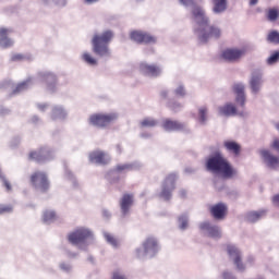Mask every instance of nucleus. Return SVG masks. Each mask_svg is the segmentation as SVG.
Segmentation results:
<instances>
[{
	"mask_svg": "<svg viewBox=\"0 0 279 279\" xmlns=\"http://www.w3.org/2000/svg\"><path fill=\"white\" fill-rule=\"evenodd\" d=\"M179 2L181 5H184V8L192 9V19L197 25V27L194 29V34L198 38L199 43H208L210 38H221V28L216 25H208L210 23V19L206 16V10L199 5H196L195 0H179Z\"/></svg>",
	"mask_w": 279,
	"mask_h": 279,
	"instance_id": "f257e3e1",
	"label": "nucleus"
},
{
	"mask_svg": "<svg viewBox=\"0 0 279 279\" xmlns=\"http://www.w3.org/2000/svg\"><path fill=\"white\" fill-rule=\"evenodd\" d=\"M37 82L44 84L48 93H56V90H58V78L56 77V74L51 72H39L35 78H28L20 83L13 90V94L16 95L17 93H23L24 90H27V88H32Z\"/></svg>",
	"mask_w": 279,
	"mask_h": 279,
	"instance_id": "f03ea898",
	"label": "nucleus"
},
{
	"mask_svg": "<svg viewBox=\"0 0 279 279\" xmlns=\"http://www.w3.org/2000/svg\"><path fill=\"white\" fill-rule=\"evenodd\" d=\"M205 167L211 173H221L222 175H236V169L230 165L221 151L217 150L206 159Z\"/></svg>",
	"mask_w": 279,
	"mask_h": 279,
	"instance_id": "7ed1b4c3",
	"label": "nucleus"
},
{
	"mask_svg": "<svg viewBox=\"0 0 279 279\" xmlns=\"http://www.w3.org/2000/svg\"><path fill=\"white\" fill-rule=\"evenodd\" d=\"M112 36H114V34H112L111 31H105L102 34H94L92 38V47L96 56H100L101 58H108V56H110V48L108 45H110Z\"/></svg>",
	"mask_w": 279,
	"mask_h": 279,
	"instance_id": "20e7f679",
	"label": "nucleus"
},
{
	"mask_svg": "<svg viewBox=\"0 0 279 279\" xmlns=\"http://www.w3.org/2000/svg\"><path fill=\"white\" fill-rule=\"evenodd\" d=\"M118 117L117 113H95L89 117V123L95 128H108Z\"/></svg>",
	"mask_w": 279,
	"mask_h": 279,
	"instance_id": "39448f33",
	"label": "nucleus"
},
{
	"mask_svg": "<svg viewBox=\"0 0 279 279\" xmlns=\"http://www.w3.org/2000/svg\"><path fill=\"white\" fill-rule=\"evenodd\" d=\"M28 158L35 162H48V160H53V158H56V154L49 147H41L31 151Z\"/></svg>",
	"mask_w": 279,
	"mask_h": 279,
	"instance_id": "423d86ee",
	"label": "nucleus"
},
{
	"mask_svg": "<svg viewBox=\"0 0 279 279\" xmlns=\"http://www.w3.org/2000/svg\"><path fill=\"white\" fill-rule=\"evenodd\" d=\"M247 53V49L244 47L242 48H227L222 50L221 58L222 60H226V62H238V60H241L243 56Z\"/></svg>",
	"mask_w": 279,
	"mask_h": 279,
	"instance_id": "0eeeda50",
	"label": "nucleus"
},
{
	"mask_svg": "<svg viewBox=\"0 0 279 279\" xmlns=\"http://www.w3.org/2000/svg\"><path fill=\"white\" fill-rule=\"evenodd\" d=\"M88 160L92 165H100L104 167L106 165H110L112 157L104 150H94L89 153Z\"/></svg>",
	"mask_w": 279,
	"mask_h": 279,
	"instance_id": "6e6552de",
	"label": "nucleus"
},
{
	"mask_svg": "<svg viewBox=\"0 0 279 279\" xmlns=\"http://www.w3.org/2000/svg\"><path fill=\"white\" fill-rule=\"evenodd\" d=\"M140 72L146 77H160L162 75V68L156 64L142 62L140 64Z\"/></svg>",
	"mask_w": 279,
	"mask_h": 279,
	"instance_id": "1a4fd4ad",
	"label": "nucleus"
},
{
	"mask_svg": "<svg viewBox=\"0 0 279 279\" xmlns=\"http://www.w3.org/2000/svg\"><path fill=\"white\" fill-rule=\"evenodd\" d=\"M92 236V233L87 229H77L75 232L69 234V242L72 245H80Z\"/></svg>",
	"mask_w": 279,
	"mask_h": 279,
	"instance_id": "9d476101",
	"label": "nucleus"
},
{
	"mask_svg": "<svg viewBox=\"0 0 279 279\" xmlns=\"http://www.w3.org/2000/svg\"><path fill=\"white\" fill-rule=\"evenodd\" d=\"M227 252H228L229 257L233 260L238 270L244 271L245 265L242 262V254L240 253L239 248L235 245L229 244L227 246Z\"/></svg>",
	"mask_w": 279,
	"mask_h": 279,
	"instance_id": "9b49d317",
	"label": "nucleus"
},
{
	"mask_svg": "<svg viewBox=\"0 0 279 279\" xmlns=\"http://www.w3.org/2000/svg\"><path fill=\"white\" fill-rule=\"evenodd\" d=\"M264 82L265 81L263 80V73L260 72L252 73L251 78L248 81V86L251 88L252 95H258V93H260V90L263 89Z\"/></svg>",
	"mask_w": 279,
	"mask_h": 279,
	"instance_id": "f8f14e48",
	"label": "nucleus"
},
{
	"mask_svg": "<svg viewBox=\"0 0 279 279\" xmlns=\"http://www.w3.org/2000/svg\"><path fill=\"white\" fill-rule=\"evenodd\" d=\"M259 156L262 157L263 161L269 169H279V157L271 154L269 149H262L259 150Z\"/></svg>",
	"mask_w": 279,
	"mask_h": 279,
	"instance_id": "ddd939ff",
	"label": "nucleus"
},
{
	"mask_svg": "<svg viewBox=\"0 0 279 279\" xmlns=\"http://www.w3.org/2000/svg\"><path fill=\"white\" fill-rule=\"evenodd\" d=\"M233 93L235 95V102L236 106H240V108H245V84L243 83H235L233 85Z\"/></svg>",
	"mask_w": 279,
	"mask_h": 279,
	"instance_id": "4468645a",
	"label": "nucleus"
},
{
	"mask_svg": "<svg viewBox=\"0 0 279 279\" xmlns=\"http://www.w3.org/2000/svg\"><path fill=\"white\" fill-rule=\"evenodd\" d=\"M162 128L166 132H186V124L175 120H163Z\"/></svg>",
	"mask_w": 279,
	"mask_h": 279,
	"instance_id": "2eb2a0df",
	"label": "nucleus"
},
{
	"mask_svg": "<svg viewBox=\"0 0 279 279\" xmlns=\"http://www.w3.org/2000/svg\"><path fill=\"white\" fill-rule=\"evenodd\" d=\"M12 28H0V49H10L14 46V39L10 38Z\"/></svg>",
	"mask_w": 279,
	"mask_h": 279,
	"instance_id": "dca6fc26",
	"label": "nucleus"
},
{
	"mask_svg": "<svg viewBox=\"0 0 279 279\" xmlns=\"http://www.w3.org/2000/svg\"><path fill=\"white\" fill-rule=\"evenodd\" d=\"M131 40H134V43H146L151 45L156 43V37L141 31H133L131 33Z\"/></svg>",
	"mask_w": 279,
	"mask_h": 279,
	"instance_id": "f3484780",
	"label": "nucleus"
},
{
	"mask_svg": "<svg viewBox=\"0 0 279 279\" xmlns=\"http://www.w3.org/2000/svg\"><path fill=\"white\" fill-rule=\"evenodd\" d=\"M141 167H143V163H141V161L118 163L114 167V173H130V171H137V169H141Z\"/></svg>",
	"mask_w": 279,
	"mask_h": 279,
	"instance_id": "a211bd4d",
	"label": "nucleus"
},
{
	"mask_svg": "<svg viewBox=\"0 0 279 279\" xmlns=\"http://www.w3.org/2000/svg\"><path fill=\"white\" fill-rule=\"evenodd\" d=\"M132 205H134V195L128 193L123 194L120 199V209L123 217L130 214Z\"/></svg>",
	"mask_w": 279,
	"mask_h": 279,
	"instance_id": "6ab92c4d",
	"label": "nucleus"
},
{
	"mask_svg": "<svg viewBox=\"0 0 279 279\" xmlns=\"http://www.w3.org/2000/svg\"><path fill=\"white\" fill-rule=\"evenodd\" d=\"M210 214L214 219L222 220L228 215V207L226 204L219 203L210 207Z\"/></svg>",
	"mask_w": 279,
	"mask_h": 279,
	"instance_id": "aec40b11",
	"label": "nucleus"
},
{
	"mask_svg": "<svg viewBox=\"0 0 279 279\" xmlns=\"http://www.w3.org/2000/svg\"><path fill=\"white\" fill-rule=\"evenodd\" d=\"M68 114L69 113L66 112V109H64V107L54 106L52 108L50 117H51L52 121H64V119H66Z\"/></svg>",
	"mask_w": 279,
	"mask_h": 279,
	"instance_id": "412c9836",
	"label": "nucleus"
},
{
	"mask_svg": "<svg viewBox=\"0 0 279 279\" xmlns=\"http://www.w3.org/2000/svg\"><path fill=\"white\" fill-rule=\"evenodd\" d=\"M211 5L214 14H223L228 10V0H211Z\"/></svg>",
	"mask_w": 279,
	"mask_h": 279,
	"instance_id": "4be33fe9",
	"label": "nucleus"
},
{
	"mask_svg": "<svg viewBox=\"0 0 279 279\" xmlns=\"http://www.w3.org/2000/svg\"><path fill=\"white\" fill-rule=\"evenodd\" d=\"M218 112L221 117H234L236 114V106L232 102H227L219 107Z\"/></svg>",
	"mask_w": 279,
	"mask_h": 279,
	"instance_id": "5701e85b",
	"label": "nucleus"
},
{
	"mask_svg": "<svg viewBox=\"0 0 279 279\" xmlns=\"http://www.w3.org/2000/svg\"><path fill=\"white\" fill-rule=\"evenodd\" d=\"M33 185L37 186L41 191L46 192L49 189V181L46 177L33 175L31 178Z\"/></svg>",
	"mask_w": 279,
	"mask_h": 279,
	"instance_id": "b1692460",
	"label": "nucleus"
},
{
	"mask_svg": "<svg viewBox=\"0 0 279 279\" xmlns=\"http://www.w3.org/2000/svg\"><path fill=\"white\" fill-rule=\"evenodd\" d=\"M145 254L153 253L156 254L158 251V242L155 238H147L143 243Z\"/></svg>",
	"mask_w": 279,
	"mask_h": 279,
	"instance_id": "393cba45",
	"label": "nucleus"
},
{
	"mask_svg": "<svg viewBox=\"0 0 279 279\" xmlns=\"http://www.w3.org/2000/svg\"><path fill=\"white\" fill-rule=\"evenodd\" d=\"M175 190V184L173 181H166L165 185L162 186V191L160 193V197L169 201L171 198V192Z\"/></svg>",
	"mask_w": 279,
	"mask_h": 279,
	"instance_id": "a878e982",
	"label": "nucleus"
},
{
	"mask_svg": "<svg viewBox=\"0 0 279 279\" xmlns=\"http://www.w3.org/2000/svg\"><path fill=\"white\" fill-rule=\"evenodd\" d=\"M223 145L230 154H234V156H239L241 154V145H239V143L234 141H226Z\"/></svg>",
	"mask_w": 279,
	"mask_h": 279,
	"instance_id": "bb28decb",
	"label": "nucleus"
},
{
	"mask_svg": "<svg viewBox=\"0 0 279 279\" xmlns=\"http://www.w3.org/2000/svg\"><path fill=\"white\" fill-rule=\"evenodd\" d=\"M201 229L209 232V236H211V238H220L219 227H211L210 223L205 222V223L201 225Z\"/></svg>",
	"mask_w": 279,
	"mask_h": 279,
	"instance_id": "cd10ccee",
	"label": "nucleus"
},
{
	"mask_svg": "<svg viewBox=\"0 0 279 279\" xmlns=\"http://www.w3.org/2000/svg\"><path fill=\"white\" fill-rule=\"evenodd\" d=\"M81 59L83 60V62H85V64H88V66H97L98 64L97 59L93 57V54H90V52L88 51H84L81 54Z\"/></svg>",
	"mask_w": 279,
	"mask_h": 279,
	"instance_id": "c85d7f7f",
	"label": "nucleus"
},
{
	"mask_svg": "<svg viewBox=\"0 0 279 279\" xmlns=\"http://www.w3.org/2000/svg\"><path fill=\"white\" fill-rule=\"evenodd\" d=\"M266 210L265 209H262V210H258V211H251L250 214H247V221L248 222H256L258 221L262 217H265L266 216Z\"/></svg>",
	"mask_w": 279,
	"mask_h": 279,
	"instance_id": "c756f323",
	"label": "nucleus"
},
{
	"mask_svg": "<svg viewBox=\"0 0 279 279\" xmlns=\"http://www.w3.org/2000/svg\"><path fill=\"white\" fill-rule=\"evenodd\" d=\"M206 121H208V107L202 106L198 108V122L201 125H206Z\"/></svg>",
	"mask_w": 279,
	"mask_h": 279,
	"instance_id": "7c9ffc66",
	"label": "nucleus"
},
{
	"mask_svg": "<svg viewBox=\"0 0 279 279\" xmlns=\"http://www.w3.org/2000/svg\"><path fill=\"white\" fill-rule=\"evenodd\" d=\"M43 5H48L49 8H53L57 5L58 8H64L66 5V0H40Z\"/></svg>",
	"mask_w": 279,
	"mask_h": 279,
	"instance_id": "2f4dec72",
	"label": "nucleus"
},
{
	"mask_svg": "<svg viewBox=\"0 0 279 279\" xmlns=\"http://www.w3.org/2000/svg\"><path fill=\"white\" fill-rule=\"evenodd\" d=\"M267 43L271 45H279V32L278 31H270L266 37Z\"/></svg>",
	"mask_w": 279,
	"mask_h": 279,
	"instance_id": "473e14b6",
	"label": "nucleus"
},
{
	"mask_svg": "<svg viewBox=\"0 0 279 279\" xmlns=\"http://www.w3.org/2000/svg\"><path fill=\"white\" fill-rule=\"evenodd\" d=\"M158 125V120L154 118H145L141 121V128H156Z\"/></svg>",
	"mask_w": 279,
	"mask_h": 279,
	"instance_id": "72a5a7b5",
	"label": "nucleus"
},
{
	"mask_svg": "<svg viewBox=\"0 0 279 279\" xmlns=\"http://www.w3.org/2000/svg\"><path fill=\"white\" fill-rule=\"evenodd\" d=\"M279 62V51H274L266 60V64L268 66H274V64H278Z\"/></svg>",
	"mask_w": 279,
	"mask_h": 279,
	"instance_id": "f704fd0d",
	"label": "nucleus"
},
{
	"mask_svg": "<svg viewBox=\"0 0 279 279\" xmlns=\"http://www.w3.org/2000/svg\"><path fill=\"white\" fill-rule=\"evenodd\" d=\"M267 19L271 23H274L276 20H278L279 19V9L278 8L269 9L268 14H267Z\"/></svg>",
	"mask_w": 279,
	"mask_h": 279,
	"instance_id": "c9c22d12",
	"label": "nucleus"
},
{
	"mask_svg": "<svg viewBox=\"0 0 279 279\" xmlns=\"http://www.w3.org/2000/svg\"><path fill=\"white\" fill-rule=\"evenodd\" d=\"M53 219H56V213L50 211V210H46V211L44 213V216H43L44 222H50V221H52Z\"/></svg>",
	"mask_w": 279,
	"mask_h": 279,
	"instance_id": "e433bc0d",
	"label": "nucleus"
},
{
	"mask_svg": "<svg viewBox=\"0 0 279 279\" xmlns=\"http://www.w3.org/2000/svg\"><path fill=\"white\" fill-rule=\"evenodd\" d=\"M175 97H185L186 96V89L184 88V85L180 84L174 89Z\"/></svg>",
	"mask_w": 279,
	"mask_h": 279,
	"instance_id": "4c0bfd02",
	"label": "nucleus"
},
{
	"mask_svg": "<svg viewBox=\"0 0 279 279\" xmlns=\"http://www.w3.org/2000/svg\"><path fill=\"white\" fill-rule=\"evenodd\" d=\"M105 239H106V241H108V243H109L110 245H113V247H118V246H119L118 240H117L116 238H113L112 234H110V233H105Z\"/></svg>",
	"mask_w": 279,
	"mask_h": 279,
	"instance_id": "58836bf2",
	"label": "nucleus"
},
{
	"mask_svg": "<svg viewBox=\"0 0 279 279\" xmlns=\"http://www.w3.org/2000/svg\"><path fill=\"white\" fill-rule=\"evenodd\" d=\"M168 108H170V110H173L174 112H178V110L182 108V104L168 101Z\"/></svg>",
	"mask_w": 279,
	"mask_h": 279,
	"instance_id": "ea45409f",
	"label": "nucleus"
},
{
	"mask_svg": "<svg viewBox=\"0 0 279 279\" xmlns=\"http://www.w3.org/2000/svg\"><path fill=\"white\" fill-rule=\"evenodd\" d=\"M13 211L12 205H0V215L9 214Z\"/></svg>",
	"mask_w": 279,
	"mask_h": 279,
	"instance_id": "a19ab883",
	"label": "nucleus"
},
{
	"mask_svg": "<svg viewBox=\"0 0 279 279\" xmlns=\"http://www.w3.org/2000/svg\"><path fill=\"white\" fill-rule=\"evenodd\" d=\"M111 279H128V278L120 270H114L113 274H111Z\"/></svg>",
	"mask_w": 279,
	"mask_h": 279,
	"instance_id": "79ce46f5",
	"label": "nucleus"
},
{
	"mask_svg": "<svg viewBox=\"0 0 279 279\" xmlns=\"http://www.w3.org/2000/svg\"><path fill=\"white\" fill-rule=\"evenodd\" d=\"M270 147L275 149V151H278L279 154V138H275L272 143L270 144Z\"/></svg>",
	"mask_w": 279,
	"mask_h": 279,
	"instance_id": "37998d69",
	"label": "nucleus"
},
{
	"mask_svg": "<svg viewBox=\"0 0 279 279\" xmlns=\"http://www.w3.org/2000/svg\"><path fill=\"white\" fill-rule=\"evenodd\" d=\"M179 222H181L180 227H181L182 230H185L187 228L189 222H187L186 218H183V217L180 218Z\"/></svg>",
	"mask_w": 279,
	"mask_h": 279,
	"instance_id": "c03bdc74",
	"label": "nucleus"
},
{
	"mask_svg": "<svg viewBox=\"0 0 279 279\" xmlns=\"http://www.w3.org/2000/svg\"><path fill=\"white\" fill-rule=\"evenodd\" d=\"M170 93L168 89H162L160 93L161 99H169Z\"/></svg>",
	"mask_w": 279,
	"mask_h": 279,
	"instance_id": "a18cd8bd",
	"label": "nucleus"
},
{
	"mask_svg": "<svg viewBox=\"0 0 279 279\" xmlns=\"http://www.w3.org/2000/svg\"><path fill=\"white\" fill-rule=\"evenodd\" d=\"M25 59H26V57L23 56V54H21V53L14 54V56L12 57V60H14V61L25 60Z\"/></svg>",
	"mask_w": 279,
	"mask_h": 279,
	"instance_id": "49530a36",
	"label": "nucleus"
},
{
	"mask_svg": "<svg viewBox=\"0 0 279 279\" xmlns=\"http://www.w3.org/2000/svg\"><path fill=\"white\" fill-rule=\"evenodd\" d=\"M272 204L275 207L279 208V194H276L275 196H272Z\"/></svg>",
	"mask_w": 279,
	"mask_h": 279,
	"instance_id": "de8ad7c7",
	"label": "nucleus"
},
{
	"mask_svg": "<svg viewBox=\"0 0 279 279\" xmlns=\"http://www.w3.org/2000/svg\"><path fill=\"white\" fill-rule=\"evenodd\" d=\"M3 186L7 189V191H12V185L9 181L3 180Z\"/></svg>",
	"mask_w": 279,
	"mask_h": 279,
	"instance_id": "09e8293b",
	"label": "nucleus"
},
{
	"mask_svg": "<svg viewBox=\"0 0 279 279\" xmlns=\"http://www.w3.org/2000/svg\"><path fill=\"white\" fill-rule=\"evenodd\" d=\"M38 110H40V112H45L46 108H49V105L47 104H43V105H37Z\"/></svg>",
	"mask_w": 279,
	"mask_h": 279,
	"instance_id": "8fccbe9b",
	"label": "nucleus"
},
{
	"mask_svg": "<svg viewBox=\"0 0 279 279\" xmlns=\"http://www.w3.org/2000/svg\"><path fill=\"white\" fill-rule=\"evenodd\" d=\"M222 277H223V279H236L231 274H229L227 271L222 274Z\"/></svg>",
	"mask_w": 279,
	"mask_h": 279,
	"instance_id": "3c124183",
	"label": "nucleus"
},
{
	"mask_svg": "<svg viewBox=\"0 0 279 279\" xmlns=\"http://www.w3.org/2000/svg\"><path fill=\"white\" fill-rule=\"evenodd\" d=\"M87 5H93V3H97L99 0H84Z\"/></svg>",
	"mask_w": 279,
	"mask_h": 279,
	"instance_id": "603ef678",
	"label": "nucleus"
},
{
	"mask_svg": "<svg viewBox=\"0 0 279 279\" xmlns=\"http://www.w3.org/2000/svg\"><path fill=\"white\" fill-rule=\"evenodd\" d=\"M141 136H142V138H150L151 137L150 133H145V132L142 133Z\"/></svg>",
	"mask_w": 279,
	"mask_h": 279,
	"instance_id": "864d4df0",
	"label": "nucleus"
},
{
	"mask_svg": "<svg viewBox=\"0 0 279 279\" xmlns=\"http://www.w3.org/2000/svg\"><path fill=\"white\" fill-rule=\"evenodd\" d=\"M258 3V0H250V5H256Z\"/></svg>",
	"mask_w": 279,
	"mask_h": 279,
	"instance_id": "5fc2aeb1",
	"label": "nucleus"
},
{
	"mask_svg": "<svg viewBox=\"0 0 279 279\" xmlns=\"http://www.w3.org/2000/svg\"><path fill=\"white\" fill-rule=\"evenodd\" d=\"M32 121H33V123H38V117L34 116Z\"/></svg>",
	"mask_w": 279,
	"mask_h": 279,
	"instance_id": "6e6d98bb",
	"label": "nucleus"
},
{
	"mask_svg": "<svg viewBox=\"0 0 279 279\" xmlns=\"http://www.w3.org/2000/svg\"><path fill=\"white\" fill-rule=\"evenodd\" d=\"M118 153L121 154V146H117Z\"/></svg>",
	"mask_w": 279,
	"mask_h": 279,
	"instance_id": "4d7b16f0",
	"label": "nucleus"
},
{
	"mask_svg": "<svg viewBox=\"0 0 279 279\" xmlns=\"http://www.w3.org/2000/svg\"><path fill=\"white\" fill-rule=\"evenodd\" d=\"M228 178H231V177H228V175L222 177V179H228Z\"/></svg>",
	"mask_w": 279,
	"mask_h": 279,
	"instance_id": "13d9d810",
	"label": "nucleus"
},
{
	"mask_svg": "<svg viewBox=\"0 0 279 279\" xmlns=\"http://www.w3.org/2000/svg\"><path fill=\"white\" fill-rule=\"evenodd\" d=\"M2 171H1V168H0V175H1Z\"/></svg>",
	"mask_w": 279,
	"mask_h": 279,
	"instance_id": "bf43d9fd",
	"label": "nucleus"
},
{
	"mask_svg": "<svg viewBox=\"0 0 279 279\" xmlns=\"http://www.w3.org/2000/svg\"><path fill=\"white\" fill-rule=\"evenodd\" d=\"M61 268H64V265H61Z\"/></svg>",
	"mask_w": 279,
	"mask_h": 279,
	"instance_id": "052dcab7",
	"label": "nucleus"
},
{
	"mask_svg": "<svg viewBox=\"0 0 279 279\" xmlns=\"http://www.w3.org/2000/svg\"><path fill=\"white\" fill-rule=\"evenodd\" d=\"M141 252V250H137V253H140Z\"/></svg>",
	"mask_w": 279,
	"mask_h": 279,
	"instance_id": "680f3d73",
	"label": "nucleus"
}]
</instances>
